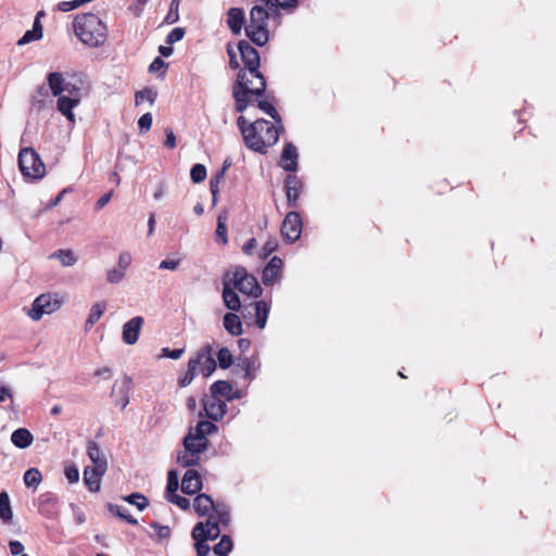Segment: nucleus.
Listing matches in <instances>:
<instances>
[{
  "mask_svg": "<svg viewBox=\"0 0 556 556\" xmlns=\"http://www.w3.org/2000/svg\"><path fill=\"white\" fill-rule=\"evenodd\" d=\"M217 430V426L207 420H201L194 428H190L182 441L184 450L177 454V463L182 467L199 465L208 445L206 437Z\"/></svg>",
  "mask_w": 556,
  "mask_h": 556,
  "instance_id": "1",
  "label": "nucleus"
},
{
  "mask_svg": "<svg viewBox=\"0 0 556 556\" xmlns=\"http://www.w3.org/2000/svg\"><path fill=\"white\" fill-rule=\"evenodd\" d=\"M73 27L78 39L88 47L99 48L108 39V27L94 13L77 14Z\"/></svg>",
  "mask_w": 556,
  "mask_h": 556,
  "instance_id": "2",
  "label": "nucleus"
},
{
  "mask_svg": "<svg viewBox=\"0 0 556 556\" xmlns=\"http://www.w3.org/2000/svg\"><path fill=\"white\" fill-rule=\"evenodd\" d=\"M282 125L258 118L250 124V129L243 131V142L252 151L266 153L279 139Z\"/></svg>",
  "mask_w": 556,
  "mask_h": 556,
  "instance_id": "3",
  "label": "nucleus"
},
{
  "mask_svg": "<svg viewBox=\"0 0 556 556\" xmlns=\"http://www.w3.org/2000/svg\"><path fill=\"white\" fill-rule=\"evenodd\" d=\"M269 11L263 3L253 5L245 25L247 37L260 47H263L269 39Z\"/></svg>",
  "mask_w": 556,
  "mask_h": 556,
  "instance_id": "4",
  "label": "nucleus"
},
{
  "mask_svg": "<svg viewBox=\"0 0 556 556\" xmlns=\"http://www.w3.org/2000/svg\"><path fill=\"white\" fill-rule=\"evenodd\" d=\"M265 80L254 84L252 79L248 78L245 72H239L238 79L232 88V94L236 100V110L238 112L245 111L250 103V96L260 97L265 92Z\"/></svg>",
  "mask_w": 556,
  "mask_h": 556,
  "instance_id": "5",
  "label": "nucleus"
},
{
  "mask_svg": "<svg viewBox=\"0 0 556 556\" xmlns=\"http://www.w3.org/2000/svg\"><path fill=\"white\" fill-rule=\"evenodd\" d=\"M224 278H229L231 286L235 289H238L241 293L255 299L262 294V288L256 278L248 274L244 267L238 266L233 269L227 270L224 274Z\"/></svg>",
  "mask_w": 556,
  "mask_h": 556,
  "instance_id": "6",
  "label": "nucleus"
},
{
  "mask_svg": "<svg viewBox=\"0 0 556 556\" xmlns=\"http://www.w3.org/2000/svg\"><path fill=\"white\" fill-rule=\"evenodd\" d=\"M238 51L245 66V70H241L240 72H245L248 78L252 79L254 84H258V81L265 80L264 76L258 71L260 54L256 49L253 48L248 41L240 40L238 42Z\"/></svg>",
  "mask_w": 556,
  "mask_h": 556,
  "instance_id": "7",
  "label": "nucleus"
},
{
  "mask_svg": "<svg viewBox=\"0 0 556 556\" xmlns=\"http://www.w3.org/2000/svg\"><path fill=\"white\" fill-rule=\"evenodd\" d=\"M18 166L26 177L40 179L45 175V164L33 148H23L18 153Z\"/></svg>",
  "mask_w": 556,
  "mask_h": 556,
  "instance_id": "8",
  "label": "nucleus"
},
{
  "mask_svg": "<svg viewBox=\"0 0 556 556\" xmlns=\"http://www.w3.org/2000/svg\"><path fill=\"white\" fill-rule=\"evenodd\" d=\"M62 305V300L58 294L45 293L37 296L31 307L28 309L27 315L33 320L37 321L46 314H52L56 312Z\"/></svg>",
  "mask_w": 556,
  "mask_h": 556,
  "instance_id": "9",
  "label": "nucleus"
},
{
  "mask_svg": "<svg viewBox=\"0 0 556 556\" xmlns=\"http://www.w3.org/2000/svg\"><path fill=\"white\" fill-rule=\"evenodd\" d=\"M281 235L289 241H296L302 233V218L295 211L289 212L281 224Z\"/></svg>",
  "mask_w": 556,
  "mask_h": 556,
  "instance_id": "10",
  "label": "nucleus"
},
{
  "mask_svg": "<svg viewBox=\"0 0 556 556\" xmlns=\"http://www.w3.org/2000/svg\"><path fill=\"white\" fill-rule=\"evenodd\" d=\"M195 362V369L204 377H210L216 369V362L212 356V348L210 344L202 346L194 357L189 359Z\"/></svg>",
  "mask_w": 556,
  "mask_h": 556,
  "instance_id": "11",
  "label": "nucleus"
},
{
  "mask_svg": "<svg viewBox=\"0 0 556 556\" xmlns=\"http://www.w3.org/2000/svg\"><path fill=\"white\" fill-rule=\"evenodd\" d=\"M191 535H197L205 541H214L220 535L219 523L213 516H210L206 522H198L193 527Z\"/></svg>",
  "mask_w": 556,
  "mask_h": 556,
  "instance_id": "12",
  "label": "nucleus"
},
{
  "mask_svg": "<svg viewBox=\"0 0 556 556\" xmlns=\"http://www.w3.org/2000/svg\"><path fill=\"white\" fill-rule=\"evenodd\" d=\"M38 510L47 518H55L60 511L58 496L51 492L40 495Z\"/></svg>",
  "mask_w": 556,
  "mask_h": 556,
  "instance_id": "13",
  "label": "nucleus"
},
{
  "mask_svg": "<svg viewBox=\"0 0 556 556\" xmlns=\"http://www.w3.org/2000/svg\"><path fill=\"white\" fill-rule=\"evenodd\" d=\"M143 323L141 316H136L124 324L122 338L126 344L132 345L138 341Z\"/></svg>",
  "mask_w": 556,
  "mask_h": 556,
  "instance_id": "14",
  "label": "nucleus"
},
{
  "mask_svg": "<svg viewBox=\"0 0 556 556\" xmlns=\"http://www.w3.org/2000/svg\"><path fill=\"white\" fill-rule=\"evenodd\" d=\"M286 195L289 206L296 207L300 194L303 191V182L295 175H288L285 181Z\"/></svg>",
  "mask_w": 556,
  "mask_h": 556,
  "instance_id": "15",
  "label": "nucleus"
},
{
  "mask_svg": "<svg viewBox=\"0 0 556 556\" xmlns=\"http://www.w3.org/2000/svg\"><path fill=\"white\" fill-rule=\"evenodd\" d=\"M282 269V260L278 256L270 258L262 273V281L265 286L274 285L280 277Z\"/></svg>",
  "mask_w": 556,
  "mask_h": 556,
  "instance_id": "16",
  "label": "nucleus"
},
{
  "mask_svg": "<svg viewBox=\"0 0 556 556\" xmlns=\"http://www.w3.org/2000/svg\"><path fill=\"white\" fill-rule=\"evenodd\" d=\"M204 410L210 419L217 421L225 416L227 410V404L219 397L211 396L210 399L204 401Z\"/></svg>",
  "mask_w": 556,
  "mask_h": 556,
  "instance_id": "17",
  "label": "nucleus"
},
{
  "mask_svg": "<svg viewBox=\"0 0 556 556\" xmlns=\"http://www.w3.org/2000/svg\"><path fill=\"white\" fill-rule=\"evenodd\" d=\"M235 288L231 286L229 278L223 277V293L222 298L225 306L232 311L238 312L241 308V301L239 295L235 292Z\"/></svg>",
  "mask_w": 556,
  "mask_h": 556,
  "instance_id": "18",
  "label": "nucleus"
},
{
  "mask_svg": "<svg viewBox=\"0 0 556 556\" xmlns=\"http://www.w3.org/2000/svg\"><path fill=\"white\" fill-rule=\"evenodd\" d=\"M202 478L194 469H188L181 481V490L186 494H195L202 489Z\"/></svg>",
  "mask_w": 556,
  "mask_h": 556,
  "instance_id": "19",
  "label": "nucleus"
},
{
  "mask_svg": "<svg viewBox=\"0 0 556 556\" xmlns=\"http://www.w3.org/2000/svg\"><path fill=\"white\" fill-rule=\"evenodd\" d=\"M87 455L93 465L91 468H97L101 471L108 469L106 457L103 455L97 442L88 441Z\"/></svg>",
  "mask_w": 556,
  "mask_h": 556,
  "instance_id": "20",
  "label": "nucleus"
},
{
  "mask_svg": "<svg viewBox=\"0 0 556 556\" xmlns=\"http://www.w3.org/2000/svg\"><path fill=\"white\" fill-rule=\"evenodd\" d=\"M280 166L286 172H295L298 169V150L290 142L283 148Z\"/></svg>",
  "mask_w": 556,
  "mask_h": 556,
  "instance_id": "21",
  "label": "nucleus"
},
{
  "mask_svg": "<svg viewBox=\"0 0 556 556\" xmlns=\"http://www.w3.org/2000/svg\"><path fill=\"white\" fill-rule=\"evenodd\" d=\"M106 470H98L97 468L86 467L84 470V483L90 492H99L101 489V479Z\"/></svg>",
  "mask_w": 556,
  "mask_h": 556,
  "instance_id": "22",
  "label": "nucleus"
},
{
  "mask_svg": "<svg viewBox=\"0 0 556 556\" xmlns=\"http://www.w3.org/2000/svg\"><path fill=\"white\" fill-rule=\"evenodd\" d=\"M245 22L243 9L230 8L227 12V25L233 35H239Z\"/></svg>",
  "mask_w": 556,
  "mask_h": 556,
  "instance_id": "23",
  "label": "nucleus"
},
{
  "mask_svg": "<svg viewBox=\"0 0 556 556\" xmlns=\"http://www.w3.org/2000/svg\"><path fill=\"white\" fill-rule=\"evenodd\" d=\"M79 101L80 98L78 97L75 98L60 94L56 106L59 112L73 123L75 121L73 109L78 105Z\"/></svg>",
  "mask_w": 556,
  "mask_h": 556,
  "instance_id": "24",
  "label": "nucleus"
},
{
  "mask_svg": "<svg viewBox=\"0 0 556 556\" xmlns=\"http://www.w3.org/2000/svg\"><path fill=\"white\" fill-rule=\"evenodd\" d=\"M214 507V501L210 495L205 493L198 494L193 501V509L201 517L212 516L211 513L213 511Z\"/></svg>",
  "mask_w": 556,
  "mask_h": 556,
  "instance_id": "25",
  "label": "nucleus"
},
{
  "mask_svg": "<svg viewBox=\"0 0 556 556\" xmlns=\"http://www.w3.org/2000/svg\"><path fill=\"white\" fill-rule=\"evenodd\" d=\"M49 89L54 97H58L64 92V89H68V83L65 80L64 75L60 72H52L47 77Z\"/></svg>",
  "mask_w": 556,
  "mask_h": 556,
  "instance_id": "26",
  "label": "nucleus"
},
{
  "mask_svg": "<svg viewBox=\"0 0 556 556\" xmlns=\"http://www.w3.org/2000/svg\"><path fill=\"white\" fill-rule=\"evenodd\" d=\"M34 437L26 428H18L11 434V442L18 448H26L31 445Z\"/></svg>",
  "mask_w": 556,
  "mask_h": 556,
  "instance_id": "27",
  "label": "nucleus"
},
{
  "mask_svg": "<svg viewBox=\"0 0 556 556\" xmlns=\"http://www.w3.org/2000/svg\"><path fill=\"white\" fill-rule=\"evenodd\" d=\"M223 325L226 331L231 336H240L242 333V323L239 316L233 312H229L224 315Z\"/></svg>",
  "mask_w": 556,
  "mask_h": 556,
  "instance_id": "28",
  "label": "nucleus"
},
{
  "mask_svg": "<svg viewBox=\"0 0 556 556\" xmlns=\"http://www.w3.org/2000/svg\"><path fill=\"white\" fill-rule=\"evenodd\" d=\"M260 3H263L273 13L277 10H286L293 11L299 5V0H257Z\"/></svg>",
  "mask_w": 556,
  "mask_h": 556,
  "instance_id": "29",
  "label": "nucleus"
},
{
  "mask_svg": "<svg viewBox=\"0 0 556 556\" xmlns=\"http://www.w3.org/2000/svg\"><path fill=\"white\" fill-rule=\"evenodd\" d=\"M105 308H106L105 302H97V303H94L91 306L89 315H88V317L86 319V323H85V330L86 331H89L94 326V324L103 315Z\"/></svg>",
  "mask_w": 556,
  "mask_h": 556,
  "instance_id": "30",
  "label": "nucleus"
},
{
  "mask_svg": "<svg viewBox=\"0 0 556 556\" xmlns=\"http://www.w3.org/2000/svg\"><path fill=\"white\" fill-rule=\"evenodd\" d=\"M231 391H232L231 384L225 380L215 381L211 386V393H212V396H214V397L224 396L228 401H230L233 399V396L230 395Z\"/></svg>",
  "mask_w": 556,
  "mask_h": 556,
  "instance_id": "31",
  "label": "nucleus"
},
{
  "mask_svg": "<svg viewBox=\"0 0 556 556\" xmlns=\"http://www.w3.org/2000/svg\"><path fill=\"white\" fill-rule=\"evenodd\" d=\"M13 511L11 507L10 497L7 492H0V519L4 523L12 521Z\"/></svg>",
  "mask_w": 556,
  "mask_h": 556,
  "instance_id": "32",
  "label": "nucleus"
},
{
  "mask_svg": "<svg viewBox=\"0 0 556 556\" xmlns=\"http://www.w3.org/2000/svg\"><path fill=\"white\" fill-rule=\"evenodd\" d=\"M269 314V306L265 301L255 303V324L260 329H264Z\"/></svg>",
  "mask_w": 556,
  "mask_h": 556,
  "instance_id": "33",
  "label": "nucleus"
},
{
  "mask_svg": "<svg viewBox=\"0 0 556 556\" xmlns=\"http://www.w3.org/2000/svg\"><path fill=\"white\" fill-rule=\"evenodd\" d=\"M42 26L38 21L34 22V26L31 29L27 30L23 37L17 41L18 46L27 45L31 41H36L42 38Z\"/></svg>",
  "mask_w": 556,
  "mask_h": 556,
  "instance_id": "34",
  "label": "nucleus"
},
{
  "mask_svg": "<svg viewBox=\"0 0 556 556\" xmlns=\"http://www.w3.org/2000/svg\"><path fill=\"white\" fill-rule=\"evenodd\" d=\"M47 99L48 89L43 85L39 86L31 98V109L41 111L47 104Z\"/></svg>",
  "mask_w": 556,
  "mask_h": 556,
  "instance_id": "35",
  "label": "nucleus"
},
{
  "mask_svg": "<svg viewBox=\"0 0 556 556\" xmlns=\"http://www.w3.org/2000/svg\"><path fill=\"white\" fill-rule=\"evenodd\" d=\"M108 509L111 514L119 517L130 525H137L138 520L127 513V508L116 504H108Z\"/></svg>",
  "mask_w": 556,
  "mask_h": 556,
  "instance_id": "36",
  "label": "nucleus"
},
{
  "mask_svg": "<svg viewBox=\"0 0 556 556\" xmlns=\"http://www.w3.org/2000/svg\"><path fill=\"white\" fill-rule=\"evenodd\" d=\"M232 541L229 535H222L220 541L213 547V552L218 556H227L232 549Z\"/></svg>",
  "mask_w": 556,
  "mask_h": 556,
  "instance_id": "37",
  "label": "nucleus"
},
{
  "mask_svg": "<svg viewBox=\"0 0 556 556\" xmlns=\"http://www.w3.org/2000/svg\"><path fill=\"white\" fill-rule=\"evenodd\" d=\"M157 92L151 88H144L139 90L135 94V104L140 105L143 101H149L150 104H153L156 100Z\"/></svg>",
  "mask_w": 556,
  "mask_h": 556,
  "instance_id": "38",
  "label": "nucleus"
},
{
  "mask_svg": "<svg viewBox=\"0 0 556 556\" xmlns=\"http://www.w3.org/2000/svg\"><path fill=\"white\" fill-rule=\"evenodd\" d=\"M215 516L214 519L224 526H227L230 522V514L228 508L220 503H216L213 509Z\"/></svg>",
  "mask_w": 556,
  "mask_h": 556,
  "instance_id": "39",
  "label": "nucleus"
},
{
  "mask_svg": "<svg viewBox=\"0 0 556 556\" xmlns=\"http://www.w3.org/2000/svg\"><path fill=\"white\" fill-rule=\"evenodd\" d=\"M197 375H198V370L195 369V362L189 361L187 371L182 376L179 377L178 384L181 388L189 386L193 381V379L195 378Z\"/></svg>",
  "mask_w": 556,
  "mask_h": 556,
  "instance_id": "40",
  "label": "nucleus"
},
{
  "mask_svg": "<svg viewBox=\"0 0 556 556\" xmlns=\"http://www.w3.org/2000/svg\"><path fill=\"white\" fill-rule=\"evenodd\" d=\"M257 106L260 110L269 115L275 121V124H282L280 115L278 114V112L276 111L275 106L271 103L265 100H261L258 101Z\"/></svg>",
  "mask_w": 556,
  "mask_h": 556,
  "instance_id": "41",
  "label": "nucleus"
},
{
  "mask_svg": "<svg viewBox=\"0 0 556 556\" xmlns=\"http://www.w3.org/2000/svg\"><path fill=\"white\" fill-rule=\"evenodd\" d=\"M23 479L27 486H37L41 482L42 476L37 468H30L25 471Z\"/></svg>",
  "mask_w": 556,
  "mask_h": 556,
  "instance_id": "42",
  "label": "nucleus"
},
{
  "mask_svg": "<svg viewBox=\"0 0 556 556\" xmlns=\"http://www.w3.org/2000/svg\"><path fill=\"white\" fill-rule=\"evenodd\" d=\"M217 361L220 368H229L233 363L230 350L228 348H222L217 353Z\"/></svg>",
  "mask_w": 556,
  "mask_h": 556,
  "instance_id": "43",
  "label": "nucleus"
},
{
  "mask_svg": "<svg viewBox=\"0 0 556 556\" xmlns=\"http://www.w3.org/2000/svg\"><path fill=\"white\" fill-rule=\"evenodd\" d=\"M180 0H172L169 10L164 18V23L170 25L179 21Z\"/></svg>",
  "mask_w": 556,
  "mask_h": 556,
  "instance_id": "44",
  "label": "nucleus"
},
{
  "mask_svg": "<svg viewBox=\"0 0 556 556\" xmlns=\"http://www.w3.org/2000/svg\"><path fill=\"white\" fill-rule=\"evenodd\" d=\"M53 256L58 257L63 266H73L77 262L74 252L71 250H59Z\"/></svg>",
  "mask_w": 556,
  "mask_h": 556,
  "instance_id": "45",
  "label": "nucleus"
},
{
  "mask_svg": "<svg viewBox=\"0 0 556 556\" xmlns=\"http://www.w3.org/2000/svg\"><path fill=\"white\" fill-rule=\"evenodd\" d=\"M238 366L242 368L244 371V377L249 380H252L255 377V365L254 361L251 358H240Z\"/></svg>",
  "mask_w": 556,
  "mask_h": 556,
  "instance_id": "46",
  "label": "nucleus"
},
{
  "mask_svg": "<svg viewBox=\"0 0 556 556\" xmlns=\"http://www.w3.org/2000/svg\"><path fill=\"white\" fill-rule=\"evenodd\" d=\"M124 500L127 503L137 506L139 510H143L148 506V500L141 493H131L125 496Z\"/></svg>",
  "mask_w": 556,
  "mask_h": 556,
  "instance_id": "47",
  "label": "nucleus"
},
{
  "mask_svg": "<svg viewBox=\"0 0 556 556\" xmlns=\"http://www.w3.org/2000/svg\"><path fill=\"white\" fill-rule=\"evenodd\" d=\"M191 180L194 184H200L206 178V168L203 164H195L190 170Z\"/></svg>",
  "mask_w": 556,
  "mask_h": 556,
  "instance_id": "48",
  "label": "nucleus"
},
{
  "mask_svg": "<svg viewBox=\"0 0 556 556\" xmlns=\"http://www.w3.org/2000/svg\"><path fill=\"white\" fill-rule=\"evenodd\" d=\"M178 488H179L178 476H177L176 471L170 470L168 472V477H167V485H166L165 495H170L173 493H176Z\"/></svg>",
  "mask_w": 556,
  "mask_h": 556,
  "instance_id": "49",
  "label": "nucleus"
},
{
  "mask_svg": "<svg viewBox=\"0 0 556 556\" xmlns=\"http://www.w3.org/2000/svg\"><path fill=\"white\" fill-rule=\"evenodd\" d=\"M278 248V241L276 238H269L265 243L264 245L262 247V250H261V253H260V257L261 258H266L268 257L271 253H274Z\"/></svg>",
  "mask_w": 556,
  "mask_h": 556,
  "instance_id": "50",
  "label": "nucleus"
},
{
  "mask_svg": "<svg viewBox=\"0 0 556 556\" xmlns=\"http://www.w3.org/2000/svg\"><path fill=\"white\" fill-rule=\"evenodd\" d=\"M165 498L170 502V503H174L176 504L179 508L184 509V510H187L189 509L190 507V502L189 500H187L186 497L184 496H180L176 493H173L170 495H165Z\"/></svg>",
  "mask_w": 556,
  "mask_h": 556,
  "instance_id": "51",
  "label": "nucleus"
},
{
  "mask_svg": "<svg viewBox=\"0 0 556 556\" xmlns=\"http://www.w3.org/2000/svg\"><path fill=\"white\" fill-rule=\"evenodd\" d=\"M87 2H88V0L62 1L58 4V9L61 12H68V11H73V10L79 8L80 5H83Z\"/></svg>",
  "mask_w": 556,
  "mask_h": 556,
  "instance_id": "52",
  "label": "nucleus"
},
{
  "mask_svg": "<svg viewBox=\"0 0 556 556\" xmlns=\"http://www.w3.org/2000/svg\"><path fill=\"white\" fill-rule=\"evenodd\" d=\"M226 216L219 215L217 218L216 236L222 238L223 243H227Z\"/></svg>",
  "mask_w": 556,
  "mask_h": 556,
  "instance_id": "53",
  "label": "nucleus"
},
{
  "mask_svg": "<svg viewBox=\"0 0 556 556\" xmlns=\"http://www.w3.org/2000/svg\"><path fill=\"white\" fill-rule=\"evenodd\" d=\"M192 539L195 541L194 547L197 551V556H207L211 548L206 544V541L198 538L197 535L192 536Z\"/></svg>",
  "mask_w": 556,
  "mask_h": 556,
  "instance_id": "54",
  "label": "nucleus"
},
{
  "mask_svg": "<svg viewBox=\"0 0 556 556\" xmlns=\"http://www.w3.org/2000/svg\"><path fill=\"white\" fill-rule=\"evenodd\" d=\"M125 277V271L119 268H112L106 273V280L110 283H118Z\"/></svg>",
  "mask_w": 556,
  "mask_h": 556,
  "instance_id": "55",
  "label": "nucleus"
},
{
  "mask_svg": "<svg viewBox=\"0 0 556 556\" xmlns=\"http://www.w3.org/2000/svg\"><path fill=\"white\" fill-rule=\"evenodd\" d=\"M185 36V29L181 27H176L169 31L166 37V43L173 45L175 42L180 41Z\"/></svg>",
  "mask_w": 556,
  "mask_h": 556,
  "instance_id": "56",
  "label": "nucleus"
},
{
  "mask_svg": "<svg viewBox=\"0 0 556 556\" xmlns=\"http://www.w3.org/2000/svg\"><path fill=\"white\" fill-rule=\"evenodd\" d=\"M64 475L70 483H76L79 480V471L74 464L65 467Z\"/></svg>",
  "mask_w": 556,
  "mask_h": 556,
  "instance_id": "57",
  "label": "nucleus"
},
{
  "mask_svg": "<svg viewBox=\"0 0 556 556\" xmlns=\"http://www.w3.org/2000/svg\"><path fill=\"white\" fill-rule=\"evenodd\" d=\"M148 0H135V3L128 7V11L136 17H139L147 4Z\"/></svg>",
  "mask_w": 556,
  "mask_h": 556,
  "instance_id": "58",
  "label": "nucleus"
},
{
  "mask_svg": "<svg viewBox=\"0 0 556 556\" xmlns=\"http://www.w3.org/2000/svg\"><path fill=\"white\" fill-rule=\"evenodd\" d=\"M152 121H153V118H152L151 113L143 114L138 121V126H139L140 131L141 132L148 131L151 128Z\"/></svg>",
  "mask_w": 556,
  "mask_h": 556,
  "instance_id": "59",
  "label": "nucleus"
},
{
  "mask_svg": "<svg viewBox=\"0 0 556 556\" xmlns=\"http://www.w3.org/2000/svg\"><path fill=\"white\" fill-rule=\"evenodd\" d=\"M184 352H185L184 349L170 350L168 348H164V349H162V356L168 357L172 359H179L182 356Z\"/></svg>",
  "mask_w": 556,
  "mask_h": 556,
  "instance_id": "60",
  "label": "nucleus"
},
{
  "mask_svg": "<svg viewBox=\"0 0 556 556\" xmlns=\"http://www.w3.org/2000/svg\"><path fill=\"white\" fill-rule=\"evenodd\" d=\"M152 527L155 529L156 535L160 539H167L170 535V528L168 526H162L157 522H154Z\"/></svg>",
  "mask_w": 556,
  "mask_h": 556,
  "instance_id": "61",
  "label": "nucleus"
},
{
  "mask_svg": "<svg viewBox=\"0 0 556 556\" xmlns=\"http://www.w3.org/2000/svg\"><path fill=\"white\" fill-rule=\"evenodd\" d=\"M131 264V255L128 252H123L118 256V268L126 271Z\"/></svg>",
  "mask_w": 556,
  "mask_h": 556,
  "instance_id": "62",
  "label": "nucleus"
},
{
  "mask_svg": "<svg viewBox=\"0 0 556 556\" xmlns=\"http://www.w3.org/2000/svg\"><path fill=\"white\" fill-rule=\"evenodd\" d=\"M223 178H224L223 172L217 174L215 177L211 178L210 188H211V192H212L214 199L216 198V194L219 190L218 186Z\"/></svg>",
  "mask_w": 556,
  "mask_h": 556,
  "instance_id": "63",
  "label": "nucleus"
},
{
  "mask_svg": "<svg viewBox=\"0 0 556 556\" xmlns=\"http://www.w3.org/2000/svg\"><path fill=\"white\" fill-rule=\"evenodd\" d=\"M179 266L178 260H163L159 264L160 269H168V270H176Z\"/></svg>",
  "mask_w": 556,
  "mask_h": 556,
  "instance_id": "64",
  "label": "nucleus"
}]
</instances>
